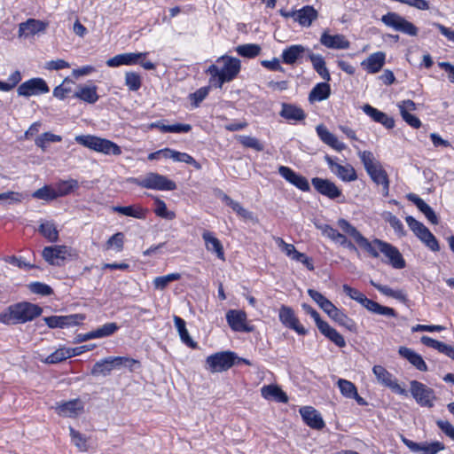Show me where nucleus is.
Returning <instances> with one entry per match:
<instances>
[{"mask_svg":"<svg viewBox=\"0 0 454 454\" xmlns=\"http://www.w3.org/2000/svg\"><path fill=\"white\" fill-rule=\"evenodd\" d=\"M241 68L240 60L228 55L216 59V63L208 67L207 73L210 74L209 82L212 86L221 89L225 82H230L239 74Z\"/></svg>","mask_w":454,"mask_h":454,"instance_id":"obj_1","label":"nucleus"},{"mask_svg":"<svg viewBox=\"0 0 454 454\" xmlns=\"http://www.w3.org/2000/svg\"><path fill=\"white\" fill-rule=\"evenodd\" d=\"M43 309L30 302H20L9 306L0 313V322L5 325L23 324L39 317Z\"/></svg>","mask_w":454,"mask_h":454,"instance_id":"obj_2","label":"nucleus"},{"mask_svg":"<svg viewBox=\"0 0 454 454\" xmlns=\"http://www.w3.org/2000/svg\"><path fill=\"white\" fill-rule=\"evenodd\" d=\"M139 366V362L127 356H108L98 361L91 369L94 376H108L114 370L128 368L134 370V366Z\"/></svg>","mask_w":454,"mask_h":454,"instance_id":"obj_3","label":"nucleus"},{"mask_svg":"<svg viewBox=\"0 0 454 454\" xmlns=\"http://www.w3.org/2000/svg\"><path fill=\"white\" fill-rule=\"evenodd\" d=\"M74 139L78 144L105 155L119 156L122 153L116 143L106 138L92 135H79Z\"/></svg>","mask_w":454,"mask_h":454,"instance_id":"obj_4","label":"nucleus"},{"mask_svg":"<svg viewBox=\"0 0 454 454\" xmlns=\"http://www.w3.org/2000/svg\"><path fill=\"white\" fill-rule=\"evenodd\" d=\"M128 181L139 187L156 191H174L176 189L174 181L156 172H149L143 177H130Z\"/></svg>","mask_w":454,"mask_h":454,"instance_id":"obj_5","label":"nucleus"},{"mask_svg":"<svg viewBox=\"0 0 454 454\" xmlns=\"http://www.w3.org/2000/svg\"><path fill=\"white\" fill-rule=\"evenodd\" d=\"M371 244H372L373 250L378 254L379 252L382 253L387 258V262L395 269H403L405 267V261L395 247L378 239L371 241Z\"/></svg>","mask_w":454,"mask_h":454,"instance_id":"obj_6","label":"nucleus"},{"mask_svg":"<svg viewBox=\"0 0 454 454\" xmlns=\"http://www.w3.org/2000/svg\"><path fill=\"white\" fill-rule=\"evenodd\" d=\"M405 221L414 234L432 251L438 252L440 245L434 234L422 223L412 216H407Z\"/></svg>","mask_w":454,"mask_h":454,"instance_id":"obj_7","label":"nucleus"},{"mask_svg":"<svg viewBox=\"0 0 454 454\" xmlns=\"http://www.w3.org/2000/svg\"><path fill=\"white\" fill-rule=\"evenodd\" d=\"M410 392L418 404L422 407L432 408L436 399L434 389L418 381L410 382Z\"/></svg>","mask_w":454,"mask_h":454,"instance_id":"obj_8","label":"nucleus"},{"mask_svg":"<svg viewBox=\"0 0 454 454\" xmlns=\"http://www.w3.org/2000/svg\"><path fill=\"white\" fill-rule=\"evenodd\" d=\"M338 227L347 235L350 236L355 242L364 251H366L370 255L374 258H378L380 254H378L372 248V244L365 237H364L361 232L353 226L350 223H348L346 219L340 218L337 221Z\"/></svg>","mask_w":454,"mask_h":454,"instance_id":"obj_9","label":"nucleus"},{"mask_svg":"<svg viewBox=\"0 0 454 454\" xmlns=\"http://www.w3.org/2000/svg\"><path fill=\"white\" fill-rule=\"evenodd\" d=\"M381 21L387 27H392L396 31L411 36H416L419 32L418 27L414 24L408 21L396 12H387L381 17Z\"/></svg>","mask_w":454,"mask_h":454,"instance_id":"obj_10","label":"nucleus"},{"mask_svg":"<svg viewBox=\"0 0 454 454\" xmlns=\"http://www.w3.org/2000/svg\"><path fill=\"white\" fill-rule=\"evenodd\" d=\"M237 356L234 352H218L207 357L206 364L212 372H221L230 369L235 362Z\"/></svg>","mask_w":454,"mask_h":454,"instance_id":"obj_11","label":"nucleus"},{"mask_svg":"<svg viewBox=\"0 0 454 454\" xmlns=\"http://www.w3.org/2000/svg\"><path fill=\"white\" fill-rule=\"evenodd\" d=\"M43 259L51 265H60L59 260L64 261L74 255V251L67 246L45 247L42 252Z\"/></svg>","mask_w":454,"mask_h":454,"instance_id":"obj_12","label":"nucleus"},{"mask_svg":"<svg viewBox=\"0 0 454 454\" xmlns=\"http://www.w3.org/2000/svg\"><path fill=\"white\" fill-rule=\"evenodd\" d=\"M402 442L411 451L414 453L437 454L438 452L445 450L444 443L439 441H434L431 442H424L418 443L405 438L404 436H402Z\"/></svg>","mask_w":454,"mask_h":454,"instance_id":"obj_13","label":"nucleus"},{"mask_svg":"<svg viewBox=\"0 0 454 454\" xmlns=\"http://www.w3.org/2000/svg\"><path fill=\"white\" fill-rule=\"evenodd\" d=\"M372 372L380 384L389 387L392 391L399 395H407V391L397 383L396 379L383 366L374 365Z\"/></svg>","mask_w":454,"mask_h":454,"instance_id":"obj_14","label":"nucleus"},{"mask_svg":"<svg viewBox=\"0 0 454 454\" xmlns=\"http://www.w3.org/2000/svg\"><path fill=\"white\" fill-rule=\"evenodd\" d=\"M19 96L30 97L49 92V87L42 78H32L21 83L17 90Z\"/></svg>","mask_w":454,"mask_h":454,"instance_id":"obj_15","label":"nucleus"},{"mask_svg":"<svg viewBox=\"0 0 454 454\" xmlns=\"http://www.w3.org/2000/svg\"><path fill=\"white\" fill-rule=\"evenodd\" d=\"M325 161L330 170L344 182H352L356 180L357 176L355 168L350 164L340 165L334 161L329 155H325Z\"/></svg>","mask_w":454,"mask_h":454,"instance_id":"obj_16","label":"nucleus"},{"mask_svg":"<svg viewBox=\"0 0 454 454\" xmlns=\"http://www.w3.org/2000/svg\"><path fill=\"white\" fill-rule=\"evenodd\" d=\"M278 317L280 322L290 329L295 331L298 334H307V330L300 324L292 308L283 305L279 309Z\"/></svg>","mask_w":454,"mask_h":454,"instance_id":"obj_17","label":"nucleus"},{"mask_svg":"<svg viewBox=\"0 0 454 454\" xmlns=\"http://www.w3.org/2000/svg\"><path fill=\"white\" fill-rule=\"evenodd\" d=\"M226 320L235 332L250 333L254 331V326L247 324V314L243 310L230 309L226 313Z\"/></svg>","mask_w":454,"mask_h":454,"instance_id":"obj_18","label":"nucleus"},{"mask_svg":"<svg viewBox=\"0 0 454 454\" xmlns=\"http://www.w3.org/2000/svg\"><path fill=\"white\" fill-rule=\"evenodd\" d=\"M311 183L317 192L331 200L337 199L341 195V190L329 179L314 177Z\"/></svg>","mask_w":454,"mask_h":454,"instance_id":"obj_19","label":"nucleus"},{"mask_svg":"<svg viewBox=\"0 0 454 454\" xmlns=\"http://www.w3.org/2000/svg\"><path fill=\"white\" fill-rule=\"evenodd\" d=\"M147 52H126L115 55L106 60L109 67H117L120 66H132L139 63L141 59L145 58Z\"/></svg>","mask_w":454,"mask_h":454,"instance_id":"obj_20","label":"nucleus"},{"mask_svg":"<svg viewBox=\"0 0 454 454\" xmlns=\"http://www.w3.org/2000/svg\"><path fill=\"white\" fill-rule=\"evenodd\" d=\"M82 314H74L69 316H51L44 317L46 325L50 328H63L65 326L76 325L84 320Z\"/></svg>","mask_w":454,"mask_h":454,"instance_id":"obj_21","label":"nucleus"},{"mask_svg":"<svg viewBox=\"0 0 454 454\" xmlns=\"http://www.w3.org/2000/svg\"><path fill=\"white\" fill-rule=\"evenodd\" d=\"M278 173L287 182H289L293 185L296 186L298 189L301 190L302 192L309 191L310 187H309V184L308 180L304 176L294 172L290 168L286 167V166H280L278 168Z\"/></svg>","mask_w":454,"mask_h":454,"instance_id":"obj_22","label":"nucleus"},{"mask_svg":"<svg viewBox=\"0 0 454 454\" xmlns=\"http://www.w3.org/2000/svg\"><path fill=\"white\" fill-rule=\"evenodd\" d=\"M397 106L402 118L408 125L414 129H419L421 126L419 119L411 114L416 110V104L412 100H403L397 104Z\"/></svg>","mask_w":454,"mask_h":454,"instance_id":"obj_23","label":"nucleus"},{"mask_svg":"<svg viewBox=\"0 0 454 454\" xmlns=\"http://www.w3.org/2000/svg\"><path fill=\"white\" fill-rule=\"evenodd\" d=\"M300 414L303 421L313 429L320 430L325 426L321 414L311 406L301 407Z\"/></svg>","mask_w":454,"mask_h":454,"instance_id":"obj_24","label":"nucleus"},{"mask_svg":"<svg viewBox=\"0 0 454 454\" xmlns=\"http://www.w3.org/2000/svg\"><path fill=\"white\" fill-rule=\"evenodd\" d=\"M320 43L329 49L346 50L350 46L343 35H330L327 31L321 35Z\"/></svg>","mask_w":454,"mask_h":454,"instance_id":"obj_25","label":"nucleus"},{"mask_svg":"<svg viewBox=\"0 0 454 454\" xmlns=\"http://www.w3.org/2000/svg\"><path fill=\"white\" fill-rule=\"evenodd\" d=\"M370 176L372 180L378 185H382V193L383 196H388L389 192V180L386 170L383 168L382 165L380 164L372 169H368L366 171Z\"/></svg>","mask_w":454,"mask_h":454,"instance_id":"obj_26","label":"nucleus"},{"mask_svg":"<svg viewBox=\"0 0 454 454\" xmlns=\"http://www.w3.org/2000/svg\"><path fill=\"white\" fill-rule=\"evenodd\" d=\"M202 239L205 242L206 249L208 252L215 254V255L222 261L225 260L223 247L221 241L215 237L213 232L204 231L202 233Z\"/></svg>","mask_w":454,"mask_h":454,"instance_id":"obj_27","label":"nucleus"},{"mask_svg":"<svg viewBox=\"0 0 454 454\" xmlns=\"http://www.w3.org/2000/svg\"><path fill=\"white\" fill-rule=\"evenodd\" d=\"M305 52H309V50L301 44L291 45L283 51L282 61L286 65H294L303 57Z\"/></svg>","mask_w":454,"mask_h":454,"instance_id":"obj_28","label":"nucleus"},{"mask_svg":"<svg viewBox=\"0 0 454 454\" xmlns=\"http://www.w3.org/2000/svg\"><path fill=\"white\" fill-rule=\"evenodd\" d=\"M316 130L319 138L333 149L341 152L346 148L345 145L340 142L337 137L331 133L325 125H317Z\"/></svg>","mask_w":454,"mask_h":454,"instance_id":"obj_29","label":"nucleus"},{"mask_svg":"<svg viewBox=\"0 0 454 454\" xmlns=\"http://www.w3.org/2000/svg\"><path fill=\"white\" fill-rule=\"evenodd\" d=\"M386 54L383 51H377L371 54L362 61L361 66L370 74H375L381 70L385 64Z\"/></svg>","mask_w":454,"mask_h":454,"instance_id":"obj_30","label":"nucleus"},{"mask_svg":"<svg viewBox=\"0 0 454 454\" xmlns=\"http://www.w3.org/2000/svg\"><path fill=\"white\" fill-rule=\"evenodd\" d=\"M363 111L370 116L374 121L382 124L387 129H393L395 126V121L392 117H389L385 113L372 107L366 104L363 106Z\"/></svg>","mask_w":454,"mask_h":454,"instance_id":"obj_31","label":"nucleus"},{"mask_svg":"<svg viewBox=\"0 0 454 454\" xmlns=\"http://www.w3.org/2000/svg\"><path fill=\"white\" fill-rule=\"evenodd\" d=\"M46 27L47 24L43 21L29 19L26 22L20 24L19 35L20 36L25 37L34 35L39 32L44 31Z\"/></svg>","mask_w":454,"mask_h":454,"instance_id":"obj_32","label":"nucleus"},{"mask_svg":"<svg viewBox=\"0 0 454 454\" xmlns=\"http://www.w3.org/2000/svg\"><path fill=\"white\" fill-rule=\"evenodd\" d=\"M359 303L363 307H364L366 309H368L369 311H371L374 314L383 315V316H387V317H396V312L394 309L386 307V306H382L380 303H378L371 299H368L365 295H364V297L361 299Z\"/></svg>","mask_w":454,"mask_h":454,"instance_id":"obj_33","label":"nucleus"},{"mask_svg":"<svg viewBox=\"0 0 454 454\" xmlns=\"http://www.w3.org/2000/svg\"><path fill=\"white\" fill-rule=\"evenodd\" d=\"M96 85H79L74 93V98L89 104H94L98 99Z\"/></svg>","mask_w":454,"mask_h":454,"instance_id":"obj_34","label":"nucleus"},{"mask_svg":"<svg viewBox=\"0 0 454 454\" xmlns=\"http://www.w3.org/2000/svg\"><path fill=\"white\" fill-rule=\"evenodd\" d=\"M406 197L410 201L413 202L417 206V207L425 215L430 223L434 224L438 223V218L434 211L422 199L414 193H409Z\"/></svg>","mask_w":454,"mask_h":454,"instance_id":"obj_35","label":"nucleus"},{"mask_svg":"<svg viewBox=\"0 0 454 454\" xmlns=\"http://www.w3.org/2000/svg\"><path fill=\"white\" fill-rule=\"evenodd\" d=\"M317 11L313 6L306 5L301 9L296 10L295 21L302 27H309L317 19Z\"/></svg>","mask_w":454,"mask_h":454,"instance_id":"obj_36","label":"nucleus"},{"mask_svg":"<svg viewBox=\"0 0 454 454\" xmlns=\"http://www.w3.org/2000/svg\"><path fill=\"white\" fill-rule=\"evenodd\" d=\"M262 396L267 400H275L278 403H287L286 394L277 385H267L261 388Z\"/></svg>","mask_w":454,"mask_h":454,"instance_id":"obj_37","label":"nucleus"},{"mask_svg":"<svg viewBox=\"0 0 454 454\" xmlns=\"http://www.w3.org/2000/svg\"><path fill=\"white\" fill-rule=\"evenodd\" d=\"M400 356L406 358L413 366L421 372L427 371V365L422 356L412 349L406 347H400L398 350Z\"/></svg>","mask_w":454,"mask_h":454,"instance_id":"obj_38","label":"nucleus"},{"mask_svg":"<svg viewBox=\"0 0 454 454\" xmlns=\"http://www.w3.org/2000/svg\"><path fill=\"white\" fill-rule=\"evenodd\" d=\"M317 328L323 335L328 338L339 348H344L346 346V341L343 336L327 322L325 321L324 323H320V325Z\"/></svg>","mask_w":454,"mask_h":454,"instance_id":"obj_39","label":"nucleus"},{"mask_svg":"<svg viewBox=\"0 0 454 454\" xmlns=\"http://www.w3.org/2000/svg\"><path fill=\"white\" fill-rule=\"evenodd\" d=\"M58 412L64 417H76L83 410V404L80 400H72L58 406Z\"/></svg>","mask_w":454,"mask_h":454,"instance_id":"obj_40","label":"nucleus"},{"mask_svg":"<svg viewBox=\"0 0 454 454\" xmlns=\"http://www.w3.org/2000/svg\"><path fill=\"white\" fill-rule=\"evenodd\" d=\"M279 114L281 117L285 118L286 120L295 121H302L306 117V114L301 108H300L294 105L286 104V103L282 104V109H281Z\"/></svg>","mask_w":454,"mask_h":454,"instance_id":"obj_41","label":"nucleus"},{"mask_svg":"<svg viewBox=\"0 0 454 454\" xmlns=\"http://www.w3.org/2000/svg\"><path fill=\"white\" fill-rule=\"evenodd\" d=\"M309 59L313 66V68L321 76V78L326 82L330 81V73L325 67V61L324 58L319 54H315L309 51Z\"/></svg>","mask_w":454,"mask_h":454,"instance_id":"obj_42","label":"nucleus"},{"mask_svg":"<svg viewBox=\"0 0 454 454\" xmlns=\"http://www.w3.org/2000/svg\"><path fill=\"white\" fill-rule=\"evenodd\" d=\"M331 93L330 85L327 82L317 83L309 94V102L323 101L329 98Z\"/></svg>","mask_w":454,"mask_h":454,"instance_id":"obj_43","label":"nucleus"},{"mask_svg":"<svg viewBox=\"0 0 454 454\" xmlns=\"http://www.w3.org/2000/svg\"><path fill=\"white\" fill-rule=\"evenodd\" d=\"M175 326L178 331L181 340L190 348H196L197 343L192 340L187 329L185 321L180 317L174 316Z\"/></svg>","mask_w":454,"mask_h":454,"instance_id":"obj_44","label":"nucleus"},{"mask_svg":"<svg viewBox=\"0 0 454 454\" xmlns=\"http://www.w3.org/2000/svg\"><path fill=\"white\" fill-rule=\"evenodd\" d=\"M151 128L159 129L161 132L164 133H187L192 129V126L190 124L176 123L172 125H166L162 121L152 123Z\"/></svg>","mask_w":454,"mask_h":454,"instance_id":"obj_45","label":"nucleus"},{"mask_svg":"<svg viewBox=\"0 0 454 454\" xmlns=\"http://www.w3.org/2000/svg\"><path fill=\"white\" fill-rule=\"evenodd\" d=\"M114 212L120 213L123 215L131 216L137 219H145L146 216V209L141 207L127 206V207H114Z\"/></svg>","mask_w":454,"mask_h":454,"instance_id":"obj_46","label":"nucleus"},{"mask_svg":"<svg viewBox=\"0 0 454 454\" xmlns=\"http://www.w3.org/2000/svg\"><path fill=\"white\" fill-rule=\"evenodd\" d=\"M331 318L352 333H356L357 330L356 322L339 309L333 313Z\"/></svg>","mask_w":454,"mask_h":454,"instance_id":"obj_47","label":"nucleus"},{"mask_svg":"<svg viewBox=\"0 0 454 454\" xmlns=\"http://www.w3.org/2000/svg\"><path fill=\"white\" fill-rule=\"evenodd\" d=\"M38 231L50 242H56L59 239V231L53 222L42 223Z\"/></svg>","mask_w":454,"mask_h":454,"instance_id":"obj_48","label":"nucleus"},{"mask_svg":"<svg viewBox=\"0 0 454 454\" xmlns=\"http://www.w3.org/2000/svg\"><path fill=\"white\" fill-rule=\"evenodd\" d=\"M72 357L70 348L62 347L49 355L43 362L45 364H58Z\"/></svg>","mask_w":454,"mask_h":454,"instance_id":"obj_49","label":"nucleus"},{"mask_svg":"<svg viewBox=\"0 0 454 454\" xmlns=\"http://www.w3.org/2000/svg\"><path fill=\"white\" fill-rule=\"evenodd\" d=\"M78 186L77 180L70 179L58 183L54 191L57 194V198H59L71 193L74 190L77 189Z\"/></svg>","mask_w":454,"mask_h":454,"instance_id":"obj_50","label":"nucleus"},{"mask_svg":"<svg viewBox=\"0 0 454 454\" xmlns=\"http://www.w3.org/2000/svg\"><path fill=\"white\" fill-rule=\"evenodd\" d=\"M60 141H62V137L60 136L51 132H44L35 138V144L44 152L46 151L47 145L49 143H57Z\"/></svg>","mask_w":454,"mask_h":454,"instance_id":"obj_51","label":"nucleus"},{"mask_svg":"<svg viewBox=\"0 0 454 454\" xmlns=\"http://www.w3.org/2000/svg\"><path fill=\"white\" fill-rule=\"evenodd\" d=\"M236 51L242 57L254 58L260 54L261 47L255 43L241 44L236 48Z\"/></svg>","mask_w":454,"mask_h":454,"instance_id":"obj_52","label":"nucleus"},{"mask_svg":"<svg viewBox=\"0 0 454 454\" xmlns=\"http://www.w3.org/2000/svg\"><path fill=\"white\" fill-rule=\"evenodd\" d=\"M168 159H172L175 161L178 162H185L187 164L192 165L197 169H200V164L195 160L193 157L189 155L186 153H180L171 149V153H169Z\"/></svg>","mask_w":454,"mask_h":454,"instance_id":"obj_53","label":"nucleus"},{"mask_svg":"<svg viewBox=\"0 0 454 454\" xmlns=\"http://www.w3.org/2000/svg\"><path fill=\"white\" fill-rule=\"evenodd\" d=\"M181 278L180 273H170L165 276L157 277L153 279V286L155 289L163 290L170 282L179 280Z\"/></svg>","mask_w":454,"mask_h":454,"instance_id":"obj_54","label":"nucleus"},{"mask_svg":"<svg viewBox=\"0 0 454 454\" xmlns=\"http://www.w3.org/2000/svg\"><path fill=\"white\" fill-rule=\"evenodd\" d=\"M337 385L340 388L341 395L346 398H351L356 395V387L354 383L344 379H339Z\"/></svg>","mask_w":454,"mask_h":454,"instance_id":"obj_55","label":"nucleus"},{"mask_svg":"<svg viewBox=\"0 0 454 454\" xmlns=\"http://www.w3.org/2000/svg\"><path fill=\"white\" fill-rule=\"evenodd\" d=\"M155 205L154 213L156 215L167 220H173L176 217L175 212L168 210L167 205L162 200L155 198Z\"/></svg>","mask_w":454,"mask_h":454,"instance_id":"obj_56","label":"nucleus"},{"mask_svg":"<svg viewBox=\"0 0 454 454\" xmlns=\"http://www.w3.org/2000/svg\"><path fill=\"white\" fill-rule=\"evenodd\" d=\"M32 196L38 200H43L46 201L53 200L57 199L54 188L49 185H44L42 188L33 192Z\"/></svg>","mask_w":454,"mask_h":454,"instance_id":"obj_57","label":"nucleus"},{"mask_svg":"<svg viewBox=\"0 0 454 454\" xmlns=\"http://www.w3.org/2000/svg\"><path fill=\"white\" fill-rule=\"evenodd\" d=\"M125 85L129 90H138L142 85L141 76L135 72H127L125 74Z\"/></svg>","mask_w":454,"mask_h":454,"instance_id":"obj_58","label":"nucleus"},{"mask_svg":"<svg viewBox=\"0 0 454 454\" xmlns=\"http://www.w3.org/2000/svg\"><path fill=\"white\" fill-rule=\"evenodd\" d=\"M358 156L366 171L380 164V162L375 159L372 153L370 151H359Z\"/></svg>","mask_w":454,"mask_h":454,"instance_id":"obj_59","label":"nucleus"},{"mask_svg":"<svg viewBox=\"0 0 454 454\" xmlns=\"http://www.w3.org/2000/svg\"><path fill=\"white\" fill-rule=\"evenodd\" d=\"M69 431L72 442L79 449V450L87 451L88 445L86 437L73 427H69Z\"/></svg>","mask_w":454,"mask_h":454,"instance_id":"obj_60","label":"nucleus"},{"mask_svg":"<svg viewBox=\"0 0 454 454\" xmlns=\"http://www.w3.org/2000/svg\"><path fill=\"white\" fill-rule=\"evenodd\" d=\"M223 200L229 207L232 208L233 211H235L241 217L245 219L251 218V213L246 208H244L239 202L233 200L227 195H224Z\"/></svg>","mask_w":454,"mask_h":454,"instance_id":"obj_61","label":"nucleus"},{"mask_svg":"<svg viewBox=\"0 0 454 454\" xmlns=\"http://www.w3.org/2000/svg\"><path fill=\"white\" fill-rule=\"evenodd\" d=\"M116 323H106L94 330L96 339L104 338L114 334L118 330Z\"/></svg>","mask_w":454,"mask_h":454,"instance_id":"obj_62","label":"nucleus"},{"mask_svg":"<svg viewBox=\"0 0 454 454\" xmlns=\"http://www.w3.org/2000/svg\"><path fill=\"white\" fill-rule=\"evenodd\" d=\"M239 140L245 147L253 148L257 152H262L264 149L263 145L256 137L250 136H240Z\"/></svg>","mask_w":454,"mask_h":454,"instance_id":"obj_63","label":"nucleus"},{"mask_svg":"<svg viewBox=\"0 0 454 454\" xmlns=\"http://www.w3.org/2000/svg\"><path fill=\"white\" fill-rule=\"evenodd\" d=\"M124 244V234L122 232H117L114 234L106 242V248L110 249L114 247L117 252L123 249Z\"/></svg>","mask_w":454,"mask_h":454,"instance_id":"obj_64","label":"nucleus"}]
</instances>
